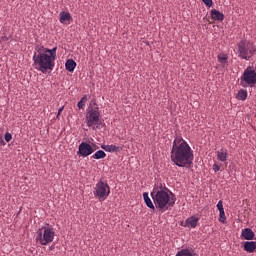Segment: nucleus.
I'll list each match as a JSON object with an SVG mask.
<instances>
[{
	"mask_svg": "<svg viewBox=\"0 0 256 256\" xmlns=\"http://www.w3.org/2000/svg\"><path fill=\"white\" fill-rule=\"evenodd\" d=\"M42 229L43 232L41 231V229L37 232L36 241L41 246H47L50 243H52L55 236V232L53 228L50 227H43Z\"/></svg>",
	"mask_w": 256,
	"mask_h": 256,
	"instance_id": "6",
	"label": "nucleus"
},
{
	"mask_svg": "<svg viewBox=\"0 0 256 256\" xmlns=\"http://www.w3.org/2000/svg\"><path fill=\"white\" fill-rule=\"evenodd\" d=\"M77 106H78L79 109H83L84 106H85V103L80 100V101L78 102Z\"/></svg>",
	"mask_w": 256,
	"mask_h": 256,
	"instance_id": "27",
	"label": "nucleus"
},
{
	"mask_svg": "<svg viewBox=\"0 0 256 256\" xmlns=\"http://www.w3.org/2000/svg\"><path fill=\"white\" fill-rule=\"evenodd\" d=\"M93 195L99 201H105L110 195V186L108 183L99 180L94 187Z\"/></svg>",
	"mask_w": 256,
	"mask_h": 256,
	"instance_id": "7",
	"label": "nucleus"
},
{
	"mask_svg": "<svg viewBox=\"0 0 256 256\" xmlns=\"http://www.w3.org/2000/svg\"><path fill=\"white\" fill-rule=\"evenodd\" d=\"M60 114H61V113H59V112H58V114H57V118H59Z\"/></svg>",
	"mask_w": 256,
	"mask_h": 256,
	"instance_id": "32",
	"label": "nucleus"
},
{
	"mask_svg": "<svg viewBox=\"0 0 256 256\" xmlns=\"http://www.w3.org/2000/svg\"><path fill=\"white\" fill-rule=\"evenodd\" d=\"M5 140H3V136L0 135V146H5Z\"/></svg>",
	"mask_w": 256,
	"mask_h": 256,
	"instance_id": "29",
	"label": "nucleus"
},
{
	"mask_svg": "<svg viewBox=\"0 0 256 256\" xmlns=\"http://www.w3.org/2000/svg\"><path fill=\"white\" fill-rule=\"evenodd\" d=\"M241 236L246 239V241H253L255 238V233L251 228H244L242 230Z\"/></svg>",
	"mask_w": 256,
	"mask_h": 256,
	"instance_id": "10",
	"label": "nucleus"
},
{
	"mask_svg": "<svg viewBox=\"0 0 256 256\" xmlns=\"http://www.w3.org/2000/svg\"><path fill=\"white\" fill-rule=\"evenodd\" d=\"M248 97V92L245 89H241L238 91L237 99L241 101H245Z\"/></svg>",
	"mask_w": 256,
	"mask_h": 256,
	"instance_id": "20",
	"label": "nucleus"
},
{
	"mask_svg": "<svg viewBox=\"0 0 256 256\" xmlns=\"http://www.w3.org/2000/svg\"><path fill=\"white\" fill-rule=\"evenodd\" d=\"M57 48L47 49L43 46H36L34 55H33V67L42 72L46 73L48 70L52 71L54 68V61L56 58Z\"/></svg>",
	"mask_w": 256,
	"mask_h": 256,
	"instance_id": "2",
	"label": "nucleus"
},
{
	"mask_svg": "<svg viewBox=\"0 0 256 256\" xmlns=\"http://www.w3.org/2000/svg\"><path fill=\"white\" fill-rule=\"evenodd\" d=\"M244 251L252 254L256 251V242L255 241H246L244 243Z\"/></svg>",
	"mask_w": 256,
	"mask_h": 256,
	"instance_id": "13",
	"label": "nucleus"
},
{
	"mask_svg": "<svg viewBox=\"0 0 256 256\" xmlns=\"http://www.w3.org/2000/svg\"><path fill=\"white\" fill-rule=\"evenodd\" d=\"M238 57L249 61L256 52V46L253 42L242 40L238 45Z\"/></svg>",
	"mask_w": 256,
	"mask_h": 256,
	"instance_id": "4",
	"label": "nucleus"
},
{
	"mask_svg": "<svg viewBox=\"0 0 256 256\" xmlns=\"http://www.w3.org/2000/svg\"><path fill=\"white\" fill-rule=\"evenodd\" d=\"M88 100V97H87V95H84L82 98H81V100L80 101H82V102H86Z\"/></svg>",
	"mask_w": 256,
	"mask_h": 256,
	"instance_id": "30",
	"label": "nucleus"
},
{
	"mask_svg": "<svg viewBox=\"0 0 256 256\" xmlns=\"http://www.w3.org/2000/svg\"><path fill=\"white\" fill-rule=\"evenodd\" d=\"M59 18L60 23L64 25H68L72 20L70 13L64 11L59 14Z\"/></svg>",
	"mask_w": 256,
	"mask_h": 256,
	"instance_id": "12",
	"label": "nucleus"
},
{
	"mask_svg": "<svg viewBox=\"0 0 256 256\" xmlns=\"http://www.w3.org/2000/svg\"><path fill=\"white\" fill-rule=\"evenodd\" d=\"M212 19L222 22L225 18L224 14L220 11L213 9L210 13Z\"/></svg>",
	"mask_w": 256,
	"mask_h": 256,
	"instance_id": "16",
	"label": "nucleus"
},
{
	"mask_svg": "<svg viewBox=\"0 0 256 256\" xmlns=\"http://www.w3.org/2000/svg\"><path fill=\"white\" fill-rule=\"evenodd\" d=\"M4 138H5L6 142H11V139H13V135H11V133L7 132V133H5Z\"/></svg>",
	"mask_w": 256,
	"mask_h": 256,
	"instance_id": "24",
	"label": "nucleus"
},
{
	"mask_svg": "<svg viewBox=\"0 0 256 256\" xmlns=\"http://www.w3.org/2000/svg\"><path fill=\"white\" fill-rule=\"evenodd\" d=\"M219 221L220 223H226V215L224 210L219 212Z\"/></svg>",
	"mask_w": 256,
	"mask_h": 256,
	"instance_id": "23",
	"label": "nucleus"
},
{
	"mask_svg": "<svg viewBox=\"0 0 256 256\" xmlns=\"http://www.w3.org/2000/svg\"><path fill=\"white\" fill-rule=\"evenodd\" d=\"M64 106H62L61 108L58 109V113L61 114V112L63 111Z\"/></svg>",
	"mask_w": 256,
	"mask_h": 256,
	"instance_id": "31",
	"label": "nucleus"
},
{
	"mask_svg": "<svg viewBox=\"0 0 256 256\" xmlns=\"http://www.w3.org/2000/svg\"><path fill=\"white\" fill-rule=\"evenodd\" d=\"M93 152H94V150L90 144H88L86 142H82L79 145L77 154L82 156L83 158H85V157L91 155Z\"/></svg>",
	"mask_w": 256,
	"mask_h": 256,
	"instance_id": "9",
	"label": "nucleus"
},
{
	"mask_svg": "<svg viewBox=\"0 0 256 256\" xmlns=\"http://www.w3.org/2000/svg\"><path fill=\"white\" fill-rule=\"evenodd\" d=\"M102 149H104L106 152H120L122 150L121 147L115 146L113 144L111 145H102Z\"/></svg>",
	"mask_w": 256,
	"mask_h": 256,
	"instance_id": "17",
	"label": "nucleus"
},
{
	"mask_svg": "<svg viewBox=\"0 0 256 256\" xmlns=\"http://www.w3.org/2000/svg\"><path fill=\"white\" fill-rule=\"evenodd\" d=\"M85 122L88 127H93V129H96L95 126L100 124V112L96 109L91 108L86 113Z\"/></svg>",
	"mask_w": 256,
	"mask_h": 256,
	"instance_id": "8",
	"label": "nucleus"
},
{
	"mask_svg": "<svg viewBox=\"0 0 256 256\" xmlns=\"http://www.w3.org/2000/svg\"><path fill=\"white\" fill-rule=\"evenodd\" d=\"M240 85L243 88L254 87L256 85V70L253 67H247L240 78Z\"/></svg>",
	"mask_w": 256,
	"mask_h": 256,
	"instance_id": "5",
	"label": "nucleus"
},
{
	"mask_svg": "<svg viewBox=\"0 0 256 256\" xmlns=\"http://www.w3.org/2000/svg\"><path fill=\"white\" fill-rule=\"evenodd\" d=\"M176 256H193V254L189 249H182L177 252Z\"/></svg>",
	"mask_w": 256,
	"mask_h": 256,
	"instance_id": "21",
	"label": "nucleus"
},
{
	"mask_svg": "<svg viewBox=\"0 0 256 256\" xmlns=\"http://www.w3.org/2000/svg\"><path fill=\"white\" fill-rule=\"evenodd\" d=\"M143 199H144L147 207L149 209H151L152 211H155L156 206H155V204H153L152 200L150 199L148 192L143 193Z\"/></svg>",
	"mask_w": 256,
	"mask_h": 256,
	"instance_id": "15",
	"label": "nucleus"
},
{
	"mask_svg": "<svg viewBox=\"0 0 256 256\" xmlns=\"http://www.w3.org/2000/svg\"><path fill=\"white\" fill-rule=\"evenodd\" d=\"M194 152L189 144L179 135L173 141L171 161L178 167H191L193 165Z\"/></svg>",
	"mask_w": 256,
	"mask_h": 256,
	"instance_id": "1",
	"label": "nucleus"
},
{
	"mask_svg": "<svg viewBox=\"0 0 256 256\" xmlns=\"http://www.w3.org/2000/svg\"><path fill=\"white\" fill-rule=\"evenodd\" d=\"M198 223H199V218L196 216H191L186 219L185 227H188L189 229H195Z\"/></svg>",
	"mask_w": 256,
	"mask_h": 256,
	"instance_id": "11",
	"label": "nucleus"
},
{
	"mask_svg": "<svg viewBox=\"0 0 256 256\" xmlns=\"http://www.w3.org/2000/svg\"><path fill=\"white\" fill-rule=\"evenodd\" d=\"M217 159L221 162H226L228 159V150L226 148H222L217 152Z\"/></svg>",
	"mask_w": 256,
	"mask_h": 256,
	"instance_id": "14",
	"label": "nucleus"
},
{
	"mask_svg": "<svg viewBox=\"0 0 256 256\" xmlns=\"http://www.w3.org/2000/svg\"><path fill=\"white\" fill-rule=\"evenodd\" d=\"M204 3H205V5L207 6V7H211L212 5H213V2H212V0H202Z\"/></svg>",
	"mask_w": 256,
	"mask_h": 256,
	"instance_id": "26",
	"label": "nucleus"
},
{
	"mask_svg": "<svg viewBox=\"0 0 256 256\" xmlns=\"http://www.w3.org/2000/svg\"><path fill=\"white\" fill-rule=\"evenodd\" d=\"M219 63L223 66L226 67L228 65V55L224 53H220L217 56Z\"/></svg>",
	"mask_w": 256,
	"mask_h": 256,
	"instance_id": "18",
	"label": "nucleus"
},
{
	"mask_svg": "<svg viewBox=\"0 0 256 256\" xmlns=\"http://www.w3.org/2000/svg\"><path fill=\"white\" fill-rule=\"evenodd\" d=\"M153 203L159 211H168L170 207H174L176 199L173 198V193L166 187L154 186L151 192Z\"/></svg>",
	"mask_w": 256,
	"mask_h": 256,
	"instance_id": "3",
	"label": "nucleus"
},
{
	"mask_svg": "<svg viewBox=\"0 0 256 256\" xmlns=\"http://www.w3.org/2000/svg\"><path fill=\"white\" fill-rule=\"evenodd\" d=\"M75 67H76V62L74 60L69 59V60L66 61L65 68H66L67 71L73 72Z\"/></svg>",
	"mask_w": 256,
	"mask_h": 256,
	"instance_id": "19",
	"label": "nucleus"
},
{
	"mask_svg": "<svg viewBox=\"0 0 256 256\" xmlns=\"http://www.w3.org/2000/svg\"><path fill=\"white\" fill-rule=\"evenodd\" d=\"M217 209L219 210V212L224 211V207H223V201L220 200L217 204Z\"/></svg>",
	"mask_w": 256,
	"mask_h": 256,
	"instance_id": "25",
	"label": "nucleus"
},
{
	"mask_svg": "<svg viewBox=\"0 0 256 256\" xmlns=\"http://www.w3.org/2000/svg\"><path fill=\"white\" fill-rule=\"evenodd\" d=\"M213 170H214L215 172H218V171L220 170V166L215 163V164L213 165Z\"/></svg>",
	"mask_w": 256,
	"mask_h": 256,
	"instance_id": "28",
	"label": "nucleus"
},
{
	"mask_svg": "<svg viewBox=\"0 0 256 256\" xmlns=\"http://www.w3.org/2000/svg\"><path fill=\"white\" fill-rule=\"evenodd\" d=\"M106 157V153L103 150H98L93 156L92 158L94 159H103Z\"/></svg>",
	"mask_w": 256,
	"mask_h": 256,
	"instance_id": "22",
	"label": "nucleus"
}]
</instances>
